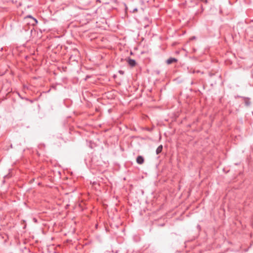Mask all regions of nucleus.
I'll list each match as a JSON object with an SVG mask.
<instances>
[{
    "label": "nucleus",
    "mask_w": 253,
    "mask_h": 253,
    "mask_svg": "<svg viewBox=\"0 0 253 253\" xmlns=\"http://www.w3.org/2000/svg\"><path fill=\"white\" fill-rule=\"evenodd\" d=\"M127 63L131 67H134L136 65V62L135 60L131 59H128L127 60Z\"/></svg>",
    "instance_id": "f257e3e1"
},
{
    "label": "nucleus",
    "mask_w": 253,
    "mask_h": 253,
    "mask_svg": "<svg viewBox=\"0 0 253 253\" xmlns=\"http://www.w3.org/2000/svg\"><path fill=\"white\" fill-rule=\"evenodd\" d=\"M136 162L138 164H142L144 162V159L142 156H139L137 157Z\"/></svg>",
    "instance_id": "f03ea898"
},
{
    "label": "nucleus",
    "mask_w": 253,
    "mask_h": 253,
    "mask_svg": "<svg viewBox=\"0 0 253 253\" xmlns=\"http://www.w3.org/2000/svg\"><path fill=\"white\" fill-rule=\"evenodd\" d=\"M177 61V60L176 59L174 58H169V59H168L167 60V63L168 64H171L173 62H175Z\"/></svg>",
    "instance_id": "7ed1b4c3"
},
{
    "label": "nucleus",
    "mask_w": 253,
    "mask_h": 253,
    "mask_svg": "<svg viewBox=\"0 0 253 253\" xmlns=\"http://www.w3.org/2000/svg\"><path fill=\"white\" fill-rule=\"evenodd\" d=\"M163 149V146L162 145H160L156 150V153L157 154H159L160 153Z\"/></svg>",
    "instance_id": "20e7f679"
},
{
    "label": "nucleus",
    "mask_w": 253,
    "mask_h": 253,
    "mask_svg": "<svg viewBox=\"0 0 253 253\" xmlns=\"http://www.w3.org/2000/svg\"><path fill=\"white\" fill-rule=\"evenodd\" d=\"M137 11V9L136 8H134L133 10V12H136Z\"/></svg>",
    "instance_id": "39448f33"
},
{
    "label": "nucleus",
    "mask_w": 253,
    "mask_h": 253,
    "mask_svg": "<svg viewBox=\"0 0 253 253\" xmlns=\"http://www.w3.org/2000/svg\"><path fill=\"white\" fill-rule=\"evenodd\" d=\"M33 20L37 23V21L36 19H34V18H32Z\"/></svg>",
    "instance_id": "423d86ee"
},
{
    "label": "nucleus",
    "mask_w": 253,
    "mask_h": 253,
    "mask_svg": "<svg viewBox=\"0 0 253 253\" xmlns=\"http://www.w3.org/2000/svg\"><path fill=\"white\" fill-rule=\"evenodd\" d=\"M28 17L32 18L31 16H29Z\"/></svg>",
    "instance_id": "0eeeda50"
}]
</instances>
